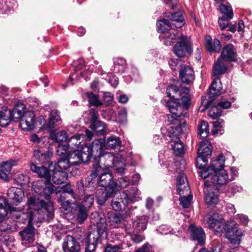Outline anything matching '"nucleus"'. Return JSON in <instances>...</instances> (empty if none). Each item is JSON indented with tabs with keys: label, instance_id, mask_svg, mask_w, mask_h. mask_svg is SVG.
Listing matches in <instances>:
<instances>
[{
	"label": "nucleus",
	"instance_id": "obj_9",
	"mask_svg": "<svg viewBox=\"0 0 252 252\" xmlns=\"http://www.w3.org/2000/svg\"><path fill=\"white\" fill-rule=\"evenodd\" d=\"M63 194L59 198V202L62 207L65 210H69L73 208L77 201L72 186L67 184L62 188Z\"/></svg>",
	"mask_w": 252,
	"mask_h": 252
},
{
	"label": "nucleus",
	"instance_id": "obj_52",
	"mask_svg": "<svg viewBox=\"0 0 252 252\" xmlns=\"http://www.w3.org/2000/svg\"><path fill=\"white\" fill-rule=\"evenodd\" d=\"M192 195H188V196H181L180 198V204L184 208H189L192 199Z\"/></svg>",
	"mask_w": 252,
	"mask_h": 252
},
{
	"label": "nucleus",
	"instance_id": "obj_43",
	"mask_svg": "<svg viewBox=\"0 0 252 252\" xmlns=\"http://www.w3.org/2000/svg\"><path fill=\"white\" fill-rule=\"evenodd\" d=\"M220 12L224 14L228 19H232L233 17V12L232 8L228 5L221 4L219 7Z\"/></svg>",
	"mask_w": 252,
	"mask_h": 252
},
{
	"label": "nucleus",
	"instance_id": "obj_13",
	"mask_svg": "<svg viewBox=\"0 0 252 252\" xmlns=\"http://www.w3.org/2000/svg\"><path fill=\"white\" fill-rule=\"evenodd\" d=\"M210 173L209 178H211V182L213 186L215 185L222 186L234 179L232 177L231 179H229L228 173L225 170L210 171Z\"/></svg>",
	"mask_w": 252,
	"mask_h": 252
},
{
	"label": "nucleus",
	"instance_id": "obj_31",
	"mask_svg": "<svg viewBox=\"0 0 252 252\" xmlns=\"http://www.w3.org/2000/svg\"><path fill=\"white\" fill-rule=\"evenodd\" d=\"M212 146L210 142L204 141L200 143L198 149V155L206 158L209 157L212 154Z\"/></svg>",
	"mask_w": 252,
	"mask_h": 252
},
{
	"label": "nucleus",
	"instance_id": "obj_10",
	"mask_svg": "<svg viewBox=\"0 0 252 252\" xmlns=\"http://www.w3.org/2000/svg\"><path fill=\"white\" fill-rule=\"evenodd\" d=\"M27 205L28 207L27 213L29 217L28 225L23 231L20 232L19 234L22 238V244L27 247H30L32 246V210L30 209L32 205L31 196L28 197Z\"/></svg>",
	"mask_w": 252,
	"mask_h": 252
},
{
	"label": "nucleus",
	"instance_id": "obj_60",
	"mask_svg": "<svg viewBox=\"0 0 252 252\" xmlns=\"http://www.w3.org/2000/svg\"><path fill=\"white\" fill-rule=\"evenodd\" d=\"M12 168V164L11 163L5 161L3 162V163L1 164V165L0 167V169L6 171V172L10 173Z\"/></svg>",
	"mask_w": 252,
	"mask_h": 252
},
{
	"label": "nucleus",
	"instance_id": "obj_34",
	"mask_svg": "<svg viewBox=\"0 0 252 252\" xmlns=\"http://www.w3.org/2000/svg\"><path fill=\"white\" fill-rule=\"evenodd\" d=\"M172 27L173 26L176 28H181L183 25L184 18L182 13L180 12H175L171 14L170 18Z\"/></svg>",
	"mask_w": 252,
	"mask_h": 252
},
{
	"label": "nucleus",
	"instance_id": "obj_58",
	"mask_svg": "<svg viewBox=\"0 0 252 252\" xmlns=\"http://www.w3.org/2000/svg\"><path fill=\"white\" fill-rule=\"evenodd\" d=\"M121 248V245H108L106 247L104 252H118Z\"/></svg>",
	"mask_w": 252,
	"mask_h": 252
},
{
	"label": "nucleus",
	"instance_id": "obj_63",
	"mask_svg": "<svg viewBox=\"0 0 252 252\" xmlns=\"http://www.w3.org/2000/svg\"><path fill=\"white\" fill-rule=\"evenodd\" d=\"M226 210L228 213L230 214H234L236 212V209L234 205L232 204H227L226 207Z\"/></svg>",
	"mask_w": 252,
	"mask_h": 252
},
{
	"label": "nucleus",
	"instance_id": "obj_36",
	"mask_svg": "<svg viewBox=\"0 0 252 252\" xmlns=\"http://www.w3.org/2000/svg\"><path fill=\"white\" fill-rule=\"evenodd\" d=\"M158 31L159 32H164L172 29L171 24L170 21L166 19H161L158 21L157 23Z\"/></svg>",
	"mask_w": 252,
	"mask_h": 252
},
{
	"label": "nucleus",
	"instance_id": "obj_8",
	"mask_svg": "<svg viewBox=\"0 0 252 252\" xmlns=\"http://www.w3.org/2000/svg\"><path fill=\"white\" fill-rule=\"evenodd\" d=\"M140 199L139 191L135 188L130 189L129 194L126 191L120 193L119 201L113 200L111 202L112 208L116 211L124 210L128 204Z\"/></svg>",
	"mask_w": 252,
	"mask_h": 252
},
{
	"label": "nucleus",
	"instance_id": "obj_15",
	"mask_svg": "<svg viewBox=\"0 0 252 252\" xmlns=\"http://www.w3.org/2000/svg\"><path fill=\"white\" fill-rule=\"evenodd\" d=\"M98 180V185L105 188H109L111 193L113 192L117 187V184L113 180L112 174L108 172L101 171ZM97 176V175H96Z\"/></svg>",
	"mask_w": 252,
	"mask_h": 252
},
{
	"label": "nucleus",
	"instance_id": "obj_4",
	"mask_svg": "<svg viewBox=\"0 0 252 252\" xmlns=\"http://www.w3.org/2000/svg\"><path fill=\"white\" fill-rule=\"evenodd\" d=\"M103 147V142L101 139H95L92 145H85L81 149H76L72 152L71 150L67 158L72 165H77L83 162L90 160L93 153L94 151L99 152Z\"/></svg>",
	"mask_w": 252,
	"mask_h": 252
},
{
	"label": "nucleus",
	"instance_id": "obj_1",
	"mask_svg": "<svg viewBox=\"0 0 252 252\" xmlns=\"http://www.w3.org/2000/svg\"><path fill=\"white\" fill-rule=\"evenodd\" d=\"M167 106L171 114L167 115V121L170 126L168 129V136L170 138L173 155L177 157H182L185 153L183 143L181 141L179 136L182 132V127L186 123L184 119L181 118L183 115L182 108L175 102L168 103Z\"/></svg>",
	"mask_w": 252,
	"mask_h": 252
},
{
	"label": "nucleus",
	"instance_id": "obj_54",
	"mask_svg": "<svg viewBox=\"0 0 252 252\" xmlns=\"http://www.w3.org/2000/svg\"><path fill=\"white\" fill-rule=\"evenodd\" d=\"M230 20V19H228V18L227 17H226V18L222 17L219 18L218 23L220 25V29L221 30H223L228 27L229 21Z\"/></svg>",
	"mask_w": 252,
	"mask_h": 252
},
{
	"label": "nucleus",
	"instance_id": "obj_21",
	"mask_svg": "<svg viewBox=\"0 0 252 252\" xmlns=\"http://www.w3.org/2000/svg\"><path fill=\"white\" fill-rule=\"evenodd\" d=\"M179 75L181 81L186 84L192 83L195 78L192 68L188 65H184L182 67Z\"/></svg>",
	"mask_w": 252,
	"mask_h": 252
},
{
	"label": "nucleus",
	"instance_id": "obj_28",
	"mask_svg": "<svg viewBox=\"0 0 252 252\" xmlns=\"http://www.w3.org/2000/svg\"><path fill=\"white\" fill-rule=\"evenodd\" d=\"M61 121L59 113L56 110H53L50 113L49 122L45 127L48 130H51L59 125Z\"/></svg>",
	"mask_w": 252,
	"mask_h": 252
},
{
	"label": "nucleus",
	"instance_id": "obj_24",
	"mask_svg": "<svg viewBox=\"0 0 252 252\" xmlns=\"http://www.w3.org/2000/svg\"><path fill=\"white\" fill-rule=\"evenodd\" d=\"M227 62L219 58L217 62L215 63L213 68V76H216L224 74L227 69Z\"/></svg>",
	"mask_w": 252,
	"mask_h": 252
},
{
	"label": "nucleus",
	"instance_id": "obj_19",
	"mask_svg": "<svg viewBox=\"0 0 252 252\" xmlns=\"http://www.w3.org/2000/svg\"><path fill=\"white\" fill-rule=\"evenodd\" d=\"M236 56L235 48L232 44H229L223 47L220 58L227 62H235L236 61Z\"/></svg>",
	"mask_w": 252,
	"mask_h": 252
},
{
	"label": "nucleus",
	"instance_id": "obj_25",
	"mask_svg": "<svg viewBox=\"0 0 252 252\" xmlns=\"http://www.w3.org/2000/svg\"><path fill=\"white\" fill-rule=\"evenodd\" d=\"M26 106L22 103H17L13 109L11 110L12 120L13 121H17L27 112L25 111Z\"/></svg>",
	"mask_w": 252,
	"mask_h": 252
},
{
	"label": "nucleus",
	"instance_id": "obj_59",
	"mask_svg": "<svg viewBox=\"0 0 252 252\" xmlns=\"http://www.w3.org/2000/svg\"><path fill=\"white\" fill-rule=\"evenodd\" d=\"M89 115H90V119L91 121V124L94 123V122L98 121V120H97L98 114H97V112L96 111V110L94 109H91L90 110Z\"/></svg>",
	"mask_w": 252,
	"mask_h": 252
},
{
	"label": "nucleus",
	"instance_id": "obj_56",
	"mask_svg": "<svg viewBox=\"0 0 252 252\" xmlns=\"http://www.w3.org/2000/svg\"><path fill=\"white\" fill-rule=\"evenodd\" d=\"M231 105V103L225 99H221L218 103V107L220 108L227 109Z\"/></svg>",
	"mask_w": 252,
	"mask_h": 252
},
{
	"label": "nucleus",
	"instance_id": "obj_11",
	"mask_svg": "<svg viewBox=\"0 0 252 252\" xmlns=\"http://www.w3.org/2000/svg\"><path fill=\"white\" fill-rule=\"evenodd\" d=\"M192 50L190 39L183 35H181V37L173 49L175 54L179 57L185 56L186 52L190 54Z\"/></svg>",
	"mask_w": 252,
	"mask_h": 252
},
{
	"label": "nucleus",
	"instance_id": "obj_6",
	"mask_svg": "<svg viewBox=\"0 0 252 252\" xmlns=\"http://www.w3.org/2000/svg\"><path fill=\"white\" fill-rule=\"evenodd\" d=\"M101 165L99 163L94 164V169L92 171L91 176L92 178H94L101 171H103L104 168L108 169L110 167H114L118 173L120 174L124 172L125 169V165L123 162H118L117 158H115L110 154H105L100 157Z\"/></svg>",
	"mask_w": 252,
	"mask_h": 252
},
{
	"label": "nucleus",
	"instance_id": "obj_61",
	"mask_svg": "<svg viewBox=\"0 0 252 252\" xmlns=\"http://www.w3.org/2000/svg\"><path fill=\"white\" fill-rule=\"evenodd\" d=\"M131 239L134 243H139L144 239V237L143 235L135 234L131 236Z\"/></svg>",
	"mask_w": 252,
	"mask_h": 252
},
{
	"label": "nucleus",
	"instance_id": "obj_12",
	"mask_svg": "<svg viewBox=\"0 0 252 252\" xmlns=\"http://www.w3.org/2000/svg\"><path fill=\"white\" fill-rule=\"evenodd\" d=\"M204 192L205 202L209 205L219 202V190L212 185L209 180L204 182Z\"/></svg>",
	"mask_w": 252,
	"mask_h": 252
},
{
	"label": "nucleus",
	"instance_id": "obj_17",
	"mask_svg": "<svg viewBox=\"0 0 252 252\" xmlns=\"http://www.w3.org/2000/svg\"><path fill=\"white\" fill-rule=\"evenodd\" d=\"M64 252H79L80 246L77 240L71 235H67L63 243Z\"/></svg>",
	"mask_w": 252,
	"mask_h": 252
},
{
	"label": "nucleus",
	"instance_id": "obj_14",
	"mask_svg": "<svg viewBox=\"0 0 252 252\" xmlns=\"http://www.w3.org/2000/svg\"><path fill=\"white\" fill-rule=\"evenodd\" d=\"M225 157L222 154H220L217 158L212 162L211 165L206 169H203L200 173V176L203 179L210 177V171L224 170Z\"/></svg>",
	"mask_w": 252,
	"mask_h": 252
},
{
	"label": "nucleus",
	"instance_id": "obj_39",
	"mask_svg": "<svg viewBox=\"0 0 252 252\" xmlns=\"http://www.w3.org/2000/svg\"><path fill=\"white\" fill-rule=\"evenodd\" d=\"M121 141L119 137L111 136L107 138V146L111 149H116L120 146Z\"/></svg>",
	"mask_w": 252,
	"mask_h": 252
},
{
	"label": "nucleus",
	"instance_id": "obj_45",
	"mask_svg": "<svg viewBox=\"0 0 252 252\" xmlns=\"http://www.w3.org/2000/svg\"><path fill=\"white\" fill-rule=\"evenodd\" d=\"M90 127L92 129L98 132L100 134H104L105 127L104 124L102 122L98 121L94 123L91 124Z\"/></svg>",
	"mask_w": 252,
	"mask_h": 252
},
{
	"label": "nucleus",
	"instance_id": "obj_16",
	"mask_svg": "<svg viewBox=\"0 0 252 252\" xmlns=\"http://www.w3.org/2000/svg\"><path fill=\"white\" fill-rule=\"evenodd\" d=\"M32 209L38 211L44 209L47 212V216L51 219L54 217V208L53 203L51 201L45 202L43 200H36L32 197Z\"/></svg>",
	"mask_w": 252,
	"mask_h": 252
},
{
	"label": "nucleus",
	"instance_id": "obj_38",
	"mask_svg": "<svg viewBox=\"0 0 252 252\" xmlns=\"http://www.w3.org/2000/svg\"><path fill=\"white\" fill-rule=\"evenodd\" d=\"M199 134L202 138L206 137L209 133L208 124L207 122L201 121L198 126Z\"/></svg>",
	"mask_w": 252,
	"mask_h": 252
},
{
	"label": "nucleus",
	"instance_id": "obj_53",
	"mask_svg": "<svg viewBox=\"0 0 252 252\" xmlns=\"http://www.w3.org/2000/svg\"><path fill=\"white\" fill-rule=\"evenodd\" d=\"M235 218L239 223L243 225H247L249 221L248 217L243 214H237Z\"/></svg>",
	"mask_w": 252,
	"mask_h": 252
},
{
	"label": "nucleus",
	"instance_id": "obj_30",
	"mask_svg": "<svg viewBox=\"0 0 252 252\" xmlns=\"http://www.w3.org/2000/svg\"><path fill=\"white\" fill-rule=\"evenodd\" d=\"M107 217L109 222L112 227L118 228L122 225L123 218L121 215L109 212L107 214Z\"/></svg>",
	"mask_w": 252,
	"mask_h": 252
},
{
	"label": "nucleus",
	"instance_id": "obj_7",
	"mask_svg": "<svg viewBox=\"0 0 252 252\" xmlns=\"http://www.w3.org/2000/svg\"><path fill=\"white\" fill-rule=\"evenodd\" d=\"M99 222H96L97 229L92 231L88 235L85 252L95 251L97 243L107 236V224L105 219L99 217Z\"/></svg>",
	"mask_w": 252,
	"mask_h": 252
},
{
	"label": "nucleus",
	"instance_id": "obj_23",
	"mask_svg": "<svg viewBox=\"0 0 252 252\" xmlns=\"http://www.w3.org/2000/svg\"><path fill=\"white\" fill-rule=\"evenodd\" d=\"M205 47L209 52H219L221 49V44L218 39L212 40L210 35H206L205 38Z\"/></svg>",
	"mask_w": 252,
	"mask_h": 252
},
{
	"label": "nucleus",
	"instance_id": "obj_64",
	"mask_svg": "<svg viewBox=\"0 0 252 252\" xmlns=\"http://www.w3.org/2000/svg\"><path fill=\"white\" fill-rule=\"evenodd\" d=\"M34 250H36V252H47L46 248L42 245H36L33 246Z\"/></svg>",
	"mask_w": 252,
	"mask_h": 252
},
{
	"label": "nucleus",
	"instance_id": "obj_40",
	"mask_svg": "<svg viewBox=\"0 0 252 252\" xmlns=\"http://www.w3.org/2000/svg\"><path fill=\"white\" fill-rule=\"evenodd\" d=\"M30 178L27 175L19 174L14 179L15 182L21 186L28 185L30 183Z\"/></svg>",
	"mask_w": 252,
	"mask_h": 252
},
{
	"label": "nucleus",
	"instance_id": "obj_41",
	"mask_svg": "<svg viewBox=\"0 0 252 252\" xmlns=\"http://www.w3.org/2000/svg\"><path fill=\"white\" fill-rule=\"evenodd\" d=\"M88 209L84 207H79L77 220L80 223H82L88 217Z\"/></svg>",
	"mask_w": 252,
	"mask_h": 252
},
{
	"label": "nucleus",
	"instance_id": "obj_55",
	"mask_svg": "<svg viewBox=\"0 0 252 252\" xmlns=\"http://www.w3.org/2000/svg\"><path fill=\"white\" fill-rule=\"evenodd\" d=\"M211 252H221L222 245L218 241H214L211 244Z\"/></svg>",
	"mask_w": 252,
	"mask_h": 252
},
{
	"label": "nucleus",
	"instance_id": "obj_46",
	"mask_svg": "<svg viewBox=\"0 0 252 252\" xmlns=\"http://www.w3.org/2000/svg\"><path fill=\"white\" fill-rule=\"evenodd\" d=\"M89 102L91 105L99 106L102 104V103L99 101L98 96L94 94L93 93H88L87 94Z\"/></svg>",
	"mask_w": 252,
	"mask_h": 252
},
{
	"label": "nucleus",
	"instance_id": "obj_27",
	"mask_svg": "<svg viewBox=\"0 0 252 252\" xmlns=\"http://www.w3.org/2000/svg\"><path fill=\"white\" fill-rule=\"evenodd\" d=\"M148 218L146 216L137 217L133 222V228L137 231H143L146 229Z\"/></svg>",
	"mask_w": 252,
	"mask_h": 252
},
{
	"label": "nucleus",
	"instance_id": "obj_42",
	"mask_svg": "<svg viewBox=\"0 0 252 252\" xmlns=\"http://www.w3.org/2000/svg\"><path fill=\"white\" fill-rule=\"evenodd\" d=\"M70 148L69 147L68 145L60 144L58 145L56 152L57 154L62 157H67V155L69 153V149Z\"/></svg>",
	"mask_w": 252,
	"mask_h": 252
},
{
	"label": "nucleus",
	"instance_id": "obj_57",
	"mask_svg": "<svg viewBox=\"0 0 252 252\" xmlns=\"http://www.w3.org/2000/svg\"><path fill=\"white\" fill-rule=\"evenodd\" d=\"M127 113L125 109H121L118 113V118L121 123H125L126 120Z\"/></svg>",
	"mask_w": 252,
	"mask_h": 252
},
{
	"label": "nucleus",
	"instance_id": "obj_29",
	"mask_svg": "<svg viewBox=\"0 0 252 252\" xmlns=\"http://www.w3.org/2000/svg\"><path fill=\"white\" fill-rule=\"evenodd\" d=\"M182 34H176L174 32H167L159 36L164 44L166 46L172 45L175 41L179 40Z\"/></svg>",
	"mask_w": 252,
	"mask_h": 252
},
{
	"label": "nucleus",
	"instance_id": "obj_18",
	"mask_svg": "<svg viewBox=\"0 0 252 252\" xmlns=\"http://www.w3.org/2000/svg\"><path fill=\"white\" fill-rule=\"evenodd\" d=\"M8 199L15 205L20 203L24 197V192L21 189L16 187L10 188L7 192Z\"/></svg>",
	"mask_w": 252,
	"mask_h": 252
},
{
	"label": "nucleus",
	"instance_id": "obj_44",
	"mask_svg": "<svg viewBox=\"0 0 252 252\" xmlns=\"http://www.w3.org/2000/svg\"><path fill=\"white\" fill-rule=\"evenodd\" d=\"M81 135L78 134L71 136L68 140L67 145L69 147L73 148V146L78 147L81 143L80 139Z\"/></svg>",
	"mask_w": 252,
	"mask_h": 252
},
{
	"label": "nucleus",
	"instance_id": "obj_49",
	"mask_svg": "<svg viewBox=\"0 0 252 252\" xmlns=\"http://www.w3.org/2000/svg\"><path fill=\"white\" fill-rule=\"evenodd\" d=\"M45 124L46 120L43 116H40L36 120L35 118V115L32 114V129L33 128V126H38L39 125L40 126L39 127L41 128L45 126Z\"/></svg>",
	"mask_w": 252,
	"mask_h": 252
},
{
	"label": "nucleus",
	"instance_id": "obj_22",
	"mask_svg": "<svg viewBox=\"0 0 252 252\" xmlns=\"http://www.w3.org/2000/svg\"><path fill=\"white\" fill-rule=\"evenodd\" d=\"M189 230L193 240L197 241L200 244H204L205 235L201 227H197L194 224H191Z\"/></svg>",
	"mask_w": 252,
	"mask_h": 252
},
{
	"label": "nucleus",
	"instance_id": "obj_50",
	"mask_svg": "<svg viewBox=\"0 0 252 252\" xmlns=\"http://www.w3.org/2000/svg\"><path fill=\"white\" fill-rule=\"evenodd\" d=\"M207 158L198 155L196 159V167L199 169H203L207 164Z\"/></svg>",
	"mask_w": 252,
	"mask_h": 252
},
{
	"label": "nucleus",
	"instance_id": "obj_62",
	"mask_svg": "<svg viewBox=\"0 0 252 252\" xmlns=\"http://www.w3.org/2000/svg\"><path fill=\"white\" fill-rule=\"evenodd\" d=\"M157 231H159L162 234H167L171 232L170 228H168L166 225H162L160 226L158 229Z\"/></svg>",
	"mask_w": 252,
	"mask_h": 252
},
{
	"label": "nucleus",
	"instance_id": "obj_20",
	"mask_svg": "<svg viewBox=\"0 0 252 252\" xmlns=\"http://www.w3.org/2000/svg\"><path fill=\"white\" fill-rule=\"evenodd\" d=\"M177 182V190L180 196L185 194L187 195L190 193L189 187L184 173H180Z\"/></svg>",
	"mask_w": 252,
	"mask_h": 252
},
{
	"label": "nucleus",
	"instance_id": "obj_32",
	"mask_svg": "<svg viewBox=\"0 0 252 252\" xmlns=\"http://www.w3.org/2000/svg\"><path fill=\"white\" fill-rule=\"evenodd\" d=\"M12 120L10 110L3 109L0 111V126L3 127L7 126Z\"/></svg>",
	"mask_w": 252,
	"mask_h": 252
},
{
	"label": "nucleus",
	"instance_id": "obj_47",
	"mask_svg": "<svg viewBox=\"0 0 252 252\" xmlns=\"http://www.w3.org/2000/svg\"><path fill=\"white\" fill-rule=\"evenodd\" d=\"M58 166L62 170H66L72 165L66 157H62L59 160Z\"/></svg>",
	"mask_w": 252,
	"mask_h": 252
},
{
	"label": "nucleus",
	"instance_id": "obj_3",
	"mask_svg": "<svg viewBox=\"0 0 252 252\" xmlns=\"http://www.w3.org/2000/svg\"><path fill=\"white\" fill-rule=\"evenodd\" d=\"M34 169L32 171L36 173L40 178L45 180V182L48 184L44 189V191L47 193H52L54 191V186L52 185V182L55 184H61L64 183L67 178V173L63 171L55 170V167L52 164H50L49 167L44 166L37 167L32 163Z\"/></svg>",
	"mask_w": 252,
	"mask_h": 252
},
{
	"label": "nucleus",
	"instance_id": "obj_33",
	"mask_svg": "<svg viewBox=\"0 0 252 252\" xmlns=\"http://www.w3.org/2000/svg\"><path fill=\"white\" fill-rule=\"evenodd\" d=\"M218 83H220V79L217 77L213 80L209 90V95L210 98H213L221 93V87Z\"/></svg>",
	"mask_w": 252,
	"mask_h": 252
},
{
	"label": "nucleus",
	"instance_id": "obj_37",
	"mask_svg": "<svg viewBox=\"0 0 252 252\" xmlns=\"http://www.w3.org/2000/svg\"><path fill=\"white\" fill-rule=\"evenodd\" d=\"M50 137L52 140L57 142L66 141L68 138V136L65 131H61L57 133L52 131L50 133Z\"/></svg>",
	"mask_w": 252,
	"mask_h": 252
},
{
	"label": "nucleus",
	"instance_id": "obj_2",
	"mask_svg": "<svg viewBox=\"0 0 252 252\" xmlns=\"http://www.w3.org/2000/svg\"><path fill=\"white\" fill-rule=\"evenodd\" d=\"M222 217L219 218L218 214H214L208 219V223L210 229H213L218 236L224 234L230 243L239 244L241 238L244 235V231L236 227V223L233 220L223 222Z\"/></svg>",
	"mask_w": 252,
	"mask_h": 252
},
{
	"label": "nucleus",
	"instance_id": "obj_48",
	"mask_svg": "<svg viewBox=\"0 0 252 252\" xmlns=\"http://www.w3.org/2000/svg\"><path fill=\"white\" fill-rule=\"evenodd\" d=\"M94 200V196L92 195H86L82 202V204L80 205L84 207L86 209L89 208L93 204Z\"/></svg>",
	"mask_w": 252,
	"mask_h": 252
},
{
	"label": "nucleus",
	"instance_id": "obj_35",
	"mask_svg": "<svg viewBox=\"0 0 252 252\" xmlns=\"http://www.w3.org/2000/svg\"><path fill=\"white\" fill-rule=\"evenodd\" d=\"M110 191L106 192L104 189H97L96 192V197L97 202L99 205H103L107 198L110 196Z\"/></svg>",
	"mask_w": 252,
	"mask_h": 252
},
{
	"label": "nucleus",
	"instance_id": "obj_26",
	"mask_svg": "<svg viewBox=\"0 0 252 252\" xmlns=\"http://www.w3.org/2000/svg\"><path fill=\"white\" fill-rule=\"evenodd\" d=\"M19 126L24 131L32 130V112L27 111L21 119Z\"/></svg>",
	"mask_w": 252,
	"mask_h": 252
},
{
	"label": "nucleus",
	"instance_id": "obj_5",
	"mask_svg": "<svg viewBox=\"0 0 252 252\" xmlns=\"http://www.w3.org/2000/svg\"><path fill=\"white\" fill-rule=\"evenodd\" d=\"M166 94L170 98H172L178 102L168 101L166 107L169 109L167 104L170 102H175L178 106L182 108L183 115L181 118L187 117L188 116L187 111L190 104V95L189 89L187 87H183L179 81L175 82L174 84L171 85L166 89Z\"/></svg>",
	"mask_w": 252,
	"mask_h": 252
},
{
	"label": "nucleus",
	"instance_id": "obj_51",
	"mask_svg": "<svg viewBox=\"0 0 252 252\" xmlns=\"http://www.w3.org/2000/svg\"><path fill=\"white\" fill-rule=\"evenodd\" d=\"M221 115V111L218 106L212 107L209 111V115L213 119H216Z\"/></svg>",
	"mask_w": 252,
	"mask_h": 252
}]
</instances>
